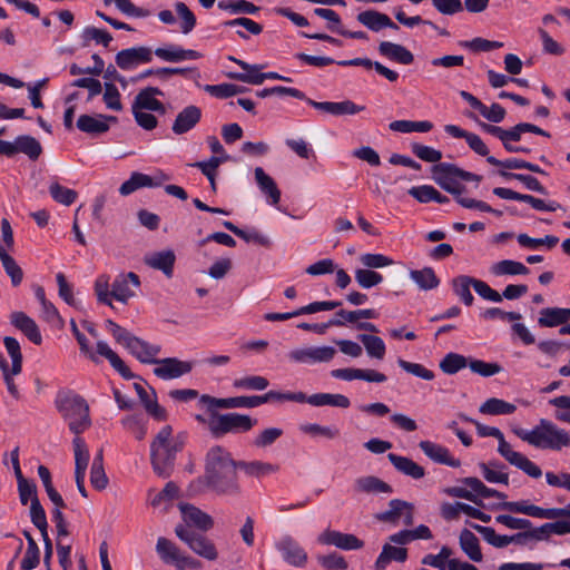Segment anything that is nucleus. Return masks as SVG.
Wrapping results in <instances>:
<instances>
[{"instance_id": "1", "label": "nucleus", "mask_w": 570, "mask_h": 570, "mask_svg": "<svg viewBox=\"0 0 570 570\" xmlns=\"http://www.w3.org/2000/svg\"><path fill=\"white\" fill-rule=\"evenodd\" d=\"M235 461L226 449L215 445L209 449L205 460L204 479L210 490L222 495H237L240 493Z\"/></svg>"}, {"instance_id": "2", "label": "nucleus", "mask_w": 570, "mask_h": 570, "mask_svg": "<svg viewBox=\"0 0 570 570\" xmlns=\"http://www.w3.org/2000/svg\"><path fill=\"white\" fill-rule=\"evenodd\" d=\"M183 435H174L170 425H164L150 444V463L160 478H168L174 471L176 455L184 448Z\"/></svg>"}, {"instance_id": "3", "label": "nucleus", "mask_w": 570, "mask_h": 570, "mask_svg": "<svg viewBox=\"0 0 570 570\" xmlns=\"http://www.w3.org/2000/svg\"><path fill=\"white\" fill-rule=\"evenodd\" d=\"M513 433L537 449L561 451L570 448V433L547 419H541L532 430L518 428Z\"/></svg>"}, {"instance_id": "4", "label": "nucleus", "mask_w": 570, "mask_h": 570, "mask_svg": "<svg viewBox=\"0 0 570 570\" xmlns=\"http://www.w3.org/2000/svg\"><path fill=\"white\" fill-rule=\"evenodd\" d=\"M55 404L77 436L90 428L89 405L82 396L72 392H59Z\"/></svg>"}, {"instance_id": "5", "label": "nucleus", "mask_w": 570, "mask_h": 570, "mask_svg": "<svg viewBox=\"0 0 570 570\" xmlns=\"http://www.w3.org/2000/svg\"><path fill=\"white\" fill-rule=\"evenodd\" d=\"M71 332L75 335L80 352L88 357L94 363L98 364L100 362L99 355L106 357L110 365L125 379L130 380L135 377V374L130 371V368L125 364V362L118 356L116 352H114L110 346L104 342H97V350L94 352L89 346V342L87 337L79 331L75 320L70 321Z\"/></svg>"}, {"instance_id": "6", "label": "nucleus", "mask_w": 570, "mask_h": 570, "mask_svg": "<svg viewBox=\"0 0 570 570\" xmlns=\"http://www.w3.org/2000/svg\"><path fill=\"white\" fill-rule=\"evenodd\" d=\"M210 413L208 429L213 436L220 438L227 433H245L250 431L257 423L256 419L247 414L226 413L219 414L216 410Z\"/></svg>"}, {"instance_id": "7", "label": "nucleus", "mask_w": 570, "mask_h": 570, "mask_svg": "<svg viewBox=\"0 0 570 570\" xmlns=\"http://www.w3.org/2000/svg\"><path fill=\"white\" fill-rule=\"evenodd\" d=\"M175 533L183 542L189 547L190 550H193L199 557L209 561L217 559L218 553L215 544L204 534L196 532L193 529H188L183 524H178L175 528Z\"/></svg>"}, {"instance_id": "8", "label": "nucleus", "mask_w": 570, "mask_h": 570, "mask_svg": "<svg viewBox=\"0 0 570 570\" xmlns=\"http://www.w3.org/2000/svg\"><path fill=\"white\" fill-rule=\"evenodd\" d=\"M433 180L448 193L461 195L465 187L460 184V168L454 164L439 163L432 167Z\"/></svg>"}, {"instance_id": "9", "label": "nucleus", "mask_w": 570, "mask_h": 570, "mask_svg": "<svg viewBox=\"0 0 570 570\" xmlns=\"http://www.w3.org/2000/svg\"><path fill=\"white\" fill-rule=\"evenodd\" d=\"M375 519L393 525H397L402 520L405 527H411L414 523V505L401 499H392L389 502V509L376 513Z\"/></svg>"}, {"instance_id": "10", "label": "nucleus", "mask_w": 570, "mask_h": 570, "mask_svg": "<svg viewBox=\"0 0 570 570\" xmlns=\"http://www.w3.org/2000/svg\"><path fill=\"white\" fill-rule=\"evenodd\" d=\"M498 452L512 465L522 470L531 478L538 479L542 475L541 469L520 452L513 451L511 445L505 441L503 433L498 439Z\"/></svg>"}, {"instance_id": "11", "label": "nucleus", "mask_w": 570, "mask_h": 570, "mask_svg": "<svg viewBox=\"0 0 570 570\" xmlns=\"http://www.w3.org/2000/svg\"><path fill=\"white\" fill-rule=\"evenodd\" d=\"M256 97H277L283 98L286 96H292L297 99L304 100L311 107H357L354 102L350 100H344L340 102L324 101L316 102L305 97L304 92L295 88H287L282 86H276L273 88H265L263 90H258L255 92Z\"/></svg>"}, {"instance_id": "12", "label": "nucleus", "mask_w": 570, "mask_h": 570, "mask_svg": "<svg viewBox=\"0 0 570 570\" xmlns=\"http://www.w3.org/2000/svg\"><path fill=\"white\" fill-rule=\"evenodd\" d=\"M336 354L333 346L302 347L292 350L288 360L299 364L328 363Z\"/></svg>"}, {"instance_id": "13", "label": "nucleus", "mask_w": 570, "mask_h": 570, "mask_svg": "<svg viewBox=\"0 0 570 570\" xmlns=\"http://www.w3.org/2000/svg\"><path fill=\"white\" fill-rule=\"evenodd\" d=\"M199 403L207 407L208 412H214L217 409H252L258 406L257 395L250 396H234L226 399H217L204 394L199 399Z\"/></svg>"}, {"instance_id": "14", "label": "nucleus", "mask_w": 570, "mask_h": 570, "mask_svg": "<svg viewBox=\"0 0 570 570\" xmlns=\"http://www.w3.org/2000/svg\"><path fill=\"white\" fill-rule=\"evenodd\" d=\"M154 364V374L161 380H174L188 374L194 363L190 361H180L176 357L157 358Z\"/></svg>"}, {"instance_id": "15", "label": "nucleus", "mask_w": 570, "mask_h": 570, "mask_svg": "<svg viewBox=\"0 0 570 570\" xmlns=\"http://www.w3.org/2000/svg\"><path fill=\"white\" fill-rule=\"evenodd\" d=\"M317 542L323 546H333L345 551L358 550L364 547V542L355 534L343 533L331 529L323 531L317 537Z\"/></svg>"}, {"instance_id": "16", "label": "nucleus", "mask_w": 570, "mask_h": 570, "mask_svg": "<svg viewBox=\"0 0 570 570\" xmlns=\"http://www.w3.org/2000/svg\"><path fill=\"white\" fill-rule=\"evenodd\" d=\"M153 60V50L140 46L120 50L116 57V65L122 70H131Z\"/></svg>"}, {"instance_id": "17", "label": "nucleus", "mask_w": 570, "mask_h": 570, "mask_svg": "<svg viewBox=\"0 0 570 570\" xmlns=\"http://www.w3.org/2000/svg\"><path fill=\"white\" fill-rule=\"evenodd\" d=\"M276 550L282 554L285 562L293 567H304L307 562V553L301 544L289 535L281 538L275 543Z\"/></svg>"}, {"instance_id": "18", "label": "nucleus", "mask_w": 570, "mask_h": 570, "mask_svg": "<svg viewBox=\"0 0 570 570\" xmlns=\"http://www.w3.org/2000/svg\"><path fill=\"white\" fill-rule=\"evenodd\" d=\"M493 194L502 199H511L523 202L531 205L534 209L540 212H556L561 205L554 200L546 203L544 200L537 198L532 195L520 194L509 188L495 187Z\"/></svg>"}, {"instance_id": "19", "label": "nucleus", "mask_w": 570, "mask_h": 570, "mask_svg": "<svg viewBox=\"0 0 570 570\" xmlns=\"http://www.w3.org/2000/svg\"><path fill=\"white\" fill-rule=\"evenodd\" d=\"M117 122L114 116L102 114L81 115L77 120V128L91 136H99L109 130L112 124Z\"/></svg>"}, {"instance_id": "20", "label": "nucleus", "mask_w": 570, "mask_h": 570, "mask_svg": "<svg viewBox=\"0 0 570 570\" xmlns=\"http://www.w3.org/2000/svg\"><path fill=\"white\" fill-rule=\"evenodd\" d=\"M139 286V276L134 272L120 274L111 285V296L121 303H127L130 297L135 296L132 287L138 288Z\"/></svg>"}, {"instance_id": "21", "label": "nucleus", "mask_w": 570, "mask_h": 570, "mask_svg": "<svg viewBox=\"0 0 570 570\" xmlns=\"http://www.w3.org/2000/svg\"><path fill=\"white\" fill-rule=\"evenodd\" d=\"M179 509L186 528L190 529V527H196L202 531H208L213 528V518L200 509L188 503L180 504Z\"/></svg>"}, {"instance_id": "22", "label": "nucleus", "mask_w": 570, "mask_h": 570, "mask_svg": "<svg viewBox=\"0 0 570 570\" xmlns=\"http://www.w3.org/2000/svg\"><path fill=\"white\" fill-rule=\"evenodd\" d=\"M419 446L423 453L435 463L451 468H459L461 465L460 460L452 458L450 451L441 444L431 441H421Z\"/></svg>"}, {"instance_id": "23", "label": "nucleus", "mask_w": 570, "mask_h": 570, "mask_svg": "<svg viewBox=\"0 0 570 570\" xmlns=\"http://www.w3.org/2000/svg\"><path fill=\"white\" fill-rule=\"evenodd\" d=\"M11 324L21 331L33 344L40 345L42 336L37 323L23 312H13L10 315Z\"/></svg>"}, {"instance_id": "24", "label": "nucleus", "mask_w": 570, "mask_h": 570, "mask_svg": "<svg viewBox=\"0 0 570 570\" xmlns=\"http://www.w3.org/2000/svg\"><path fill=\"white\" fill-rule=\"evenodd\" d=\"M357 21L368 28L370 30L377 32L384 28L399 30V26L394 23L391 18L376 10H366L357 14Z\"/></svg>"}, {"instance_id": "25", "label": "nucleus", "mask_w": 570, "mask_h": 570, "mask_svg": "<svg viewBox=\"0 0 570 570\" xmlns=\"http://www.w3.org/2000/svg\"><path fill=\"white\" fill-rule=\"evenodd\" d=\"M134 389L149 415H151L157 421H165L167 419V412L163 406L158 404L156 392L153 389L151 394H149L139 383H135Z\"/></svg>"}, {"instance_id": "26", "label": "nucleus", "mask_w": 570, "mask_h": 570, "mask_svg": "<svg viewBox=\"0 0 570 570\" xmlns=\"http://www.w3.org/2000/svg\"><path fill=\"white\" fill-rule=\"evenodd\" d=\"M444 131L453 138L465 139L466 144L474 153L487 158L489 157V148L478 135L469 132L455 125H445Z\"/></svg>"}, {"instance_id": "27", "label": "nucleus", "mask_w": 570, "mask_h": 570, "mask_svg": "<svg viewBox=\"0 0 570 570\" xmlns=\"http://www.w3.org/2000/svg\"><path fill=\"white\" fill-rule=\"evenodd\" d=\"M127 350L141 363L146 364H154L156 362V356L160 353V346L159 345H153L148 342L135 337L129 343V346Z\"/></svg>"}, {"instance_id": "28", "label": "nucleus", "mask_w": 570, "mask_h": 570, "mask_svg": "<svg viewBox=\"0 0 570 570\" xmlns=\"http://www.w3.org/2000/svg\"><path fill=\"white\" fill-rule=\"evenodd\" d=\"M379 52L381 56L401 65H411L414 60V56L409 49L390 41H382L379 45Z\"/></svg>"}, {"instance_id": "29", "label": "nucleus", "mask_w": 570, "mask_h": 570, "mask_svg": "<svg viewBox=\"0 0 570 570\" xmlns=\"http://www.w3.org/2000/svg\"><path fill=\"white\" fill-rule=\"evenodd\" d=\"M570 321V308L546 307L539 312L538 325L540 327H557Z\"/></svg>"}, {"instance_id": "30", "label": "nucleus", "mask_w": 570, "mask_h": 570, "mask_svg": "<svg viewBox=\"0 0 570 570\" xmlns=\"http://www.w3.org/2000/svg\"><path fill=\"white\" fill-rule=\"evenodd\" d=\"M176 256L173 250H163L146 255L144 262L147 266L161 271L167 277L173 275Z\"/></svg>"}, {"instance_id": "31", "label": "nucleus", "mask_w": 570, "mask_h": 570, "mask_svg": "<svg viewBox=\"0 0 570 570\" xmlns=\"http://www.w3.org/2000/svg\"><path fill=\"white\" fill-rule=\"evenodd\" d=\"M254 173L261 191L268 198L269 204L277 205L281 200V190L274 179L262 167H256Z\"/></svg>"}, {"instance_id": "32", "label": "nucleus", "mask_w": 570, "mask_h": 570, "mask_svg": "<svg viewBox=\"0 0 570 570\" xmlns=\"http://www.w3.org/2000/svg\"><path fill=\"white\" fill-rule=\"evenodd\" d=\"M387 459L393 464V466L404 475L419 480L425 474V471L421 465L406 456L389 453Z\"/></svg>"}, {"instance_id": "33", "label": "nucleus", "mask_w": 570, "mask_h": 570, "mask_svg": "<svg viewBox=\"0 0 570 570\" xmlns=\"http://www.w3.org/2000/svg\"><path fill=\"white\" fill-rule=\"evenodd\" d=\"M305 403L313 406H334L341 409H347L351 405V401L347 396L332 393H315L309 396L306 395Z\"/></svg>"}, {"instance_id": "34", "label": "nucleus", "mask_w": 570, "mask_h": 570, "mask_svg": "<svg viewBox=\"0 0 570 570\" xmlns=\"http://www.w3.org/2000/svg\"><path fill=\"white\" fill-rule=\"evenodd\" d=\"M155 55L169 62H178L183 60H195L200 58V53L191 49H183L178 46H169L168 48H157Z\"/></svg>"}, {"instance_id": "35", "label": "nucleus", "mask_w": 570, "mask_h": 570, "mask_svg": "<svg viewBox=\"0 0 570 570\" xmlns=\"http://www.w3.org/2000/svg\"><path fill=\"white\" fill-rule=\"evenodd\" d=\"M160 185L161 180L154 181L151 176L135 171L130 175L128 180L121 184L119 193L122 196H128L141 187H158Z\"/></svg>"}, {"instance_id": "36", "label": "nucleus", "mask_w": 570, "mask_h": 570, "mask_svg": "<svg viewBox=\"0 0 570 570\" xmlns=\"http://www.w3.org/2000/svg\"><path fill=\"white\" fill-rule=\"evenodd\" d=\"M406 558L407 550L405 548L385 543L382 548V552L375 561L374 568L376 570H384L391 561L404 562Z\"/></svg>"}, {"instance_id": "37", "label": "nucleus", "mask_w": 570, "mask_h": 570, "mask_svg": "<svg viewBox=\"0 0 570 570\" xmlns=\"http://www.w3.org/2000/svg\"><path fill=\"white\" fill-rule=\"evenodd\" d=\"M200 118V109H183L173 124V131L177 135L185 134L194 128Z\"/></svg>"}, {"instance_id": "38", "label": "nucleus", "mask_w": 570, "mask_h": 570, "mask_svg": "<svg viewBox=\"0 0 570 570\" xmlns=\"http://www.w3.org/2000/svg\"><path fill=\"white\" fill-rule=\"evenodd\" d=\"M355 490L361 493H392V487L374 475L361 476L355 480Z\"/></svg>"}, {"instance_id": "39", "label": "nucleus", "mask_w": 570, "mask_h": 570, "mask_svg": "<svg viewBox=\"0 0 570 570\" xmlns=\"http://www.w3.org/2000/svg\"><path fill=\"white\" fill-rule=\"evenodd\" d=\"M239 470L252 478H264L278 471V466L263 461H238Z\"/></svg>"}, {"instance_id": "40", "label": "nucleus", "mask_w": 570, "mask_h": 570, "mask_svg": "<svg viewBox=\"0 0 570 570\" xmlns=\"http://www.w3.org/2000/svg\"><path fill=\"white\" fill-rule=\"evenodd\" d=\"M223 226L247 243L253 242L264 247H269L272 245L271 239L256 229L245 230L237 227L229 220L223 222Z\"/></svg>"}, {"instance_id": "41", "label": "nucleus", "mask_w": 570, "mask_h": 570, "mask_svg": "<svg viewBox=\"0 0 570 570\" xmlns=\"http://www.w3.org/2000/svg\"><path fill=\"white\" fill-rule=\"evenodd\" d=\"M459 540L461 549L472 561H482L479 539L473 532L468 529L462 530Z\"/></svg>"}, {"instance_id": "42", "label": "nucleus", "mask_w": 570, "mask_h": 570, "mask_svg": "<svg viewBox=\"0 0 570 570\" xmlns=\"http://www.w3.org/2000/svg\"><path fill=\"white\" fill-rule=\"evenodd\" d=\"M75 452V476H86L90 454L83 439L76 436L72 441Z\"/></svg>"}, {"instance_id": "43", "label": "nucleus", "mask_w": 570, "mask_h": 570, "mask_svg": "<svg viewBox=\"0 0 570 570\" xmlns=\"http://www.w3.org/2000/svg\"><path fill=\"white\" fill-rule=\"evenodd\" d=\"M490 272L494 276L528 275L530 273V269L520 262L512 259H503L498 263H494L490 267Z\"/></svg>"}, {"instance_id": "44", "label": "nucleus", "mask_w": 570, "mask_h": 570, "mask_svg": "<svg viewBox=\"0 0 570 570\" xmlns=\"http://www.w3.org/2000/svg\"><path fill=\"white\" fill-rule=\"evenodd\" d=\"M487 161L490 165L499 166V167H502L504 169H528V170H530L532 173H537V174H542V175L547 174L539 166H537V165H534L532 163L519 159V158H508V159H504V160H500V159H497L493 156H489L487 158Z\"/></svg>"}, {"instance_id": "45", "label": "nucleus", "mask_w": 570, "mask_h": 570, "mask_svg": "<svg viewBox=\"0 0 570 570\" xmlns=\"http://www.w3.org/2000/svg\"><path fill=\"white\" fill-rule=\"evenodd\" d=\"M411 279L423 291H430L439 286L440 281L431 267L413 269L410 272Z\"/></svg>"}, {"instance_id": "46", "label": "nucleus", "mask_w": 570, "mask_h": 570, "mask_svg": "<svg viewBox=\"0 0 570 570\" xmlns=\"http://www.w3.org/2000/svg\"><path fill=\"white\" fill-rule=\"evenodd\" d=\"M466 366H469V360L454 352L445 354L439 364L440 370L448 375H454Z\"/></svg>"}, {"instance_id": "47", "label": "nucleus", "mask_w": 570, "mask_h": 570, "mask_svg": "<svg viewBox=\"0 0 570 570\" xmlns=\"http://www.w3.org/2000/svg\"><path fill=\"white\" fill-rule=\"evenodd\" d=\"M515 410L517 406L514 404L497 397L487 400L479 407L480 413L489 415L512 414Z\"/></svg>"}, {"instance_id": "48", "label": "nucleus", "mask_w": 570, "mask_h": 570, "mask_svg": "<svg viewBox=\"0 0 570 570\" xmlns=\"http://www.w3.org/2000/svg\"><path fill=\"white\" fill-rule=\"evenodd\" d=\"M357 338L363 343L368 356L383 360L386 347L384 341L376 335L360 334Z\"/></svg>"}, {"instance_id": "49", "label": "nucleus", "mask_w": 570, "mask_h": 570, "mask_svg": "<svg viewBox=\"0 0 570 570\" xmlns=\"http://www.w3.org/2000/svg\"><path fill=\"white\" fill-rule=\"evenodd\" d=\"M473 286V277L466 275H460L452 281V287L456 296L466 305L473 304L474 297L470 291Z\"/></svg>"}, {"instance_id": "50", "label": "nucleus", "mask_w": 570, "mask_h": 570, "mask_svg": "<svg viewBox=\"0 0 570 570\" xmlns=\"http://www.w3.org/2000/svg\"><path fill=\"white\" fill-rule=\"evenodd\" d=\"M538 505L529 503V501H503L494 507L497 510H504L512 513H522L533 518H538L539 513Z\"/></svg>"}, {"instance_id": "51", "label": "nucleus", "mask_w": 570, "mask_h": 570, "mask_svg": "<svg viewBox=\"0 0 570 570\" xmlns=\"http://www.w3.org/2000/svg\"><path fill=\"white\" fill-rule=\"evenodd\" d=\"M257 399L258 406L271 401L305 403L306 394L304 392H278L272 390L264 395H257Z\"/></svg>"}, {"instance_id": "52", "label": "nucleus", "mask_w": 570, "mask_h": 570, "mask_svg": "<svg viewBox=\"0 0 570 570\" xmlns=\"http://www.w3.org/2000/svg\"><path fill=\"white\" fill-rule=\"evenodd\" d=\"M17 153L27 155L31 160H37L42 153L40 142L28 135L16 138Z\"/></svg>"}, {"instance_id": "53", "label": "nucleus", "mask_w": 570, "mask_h": 570, "mask_svg": "<svg viewBox=\"0 0 570 570\" xmlns=\"http://www.w3.org/2000/svg\"><path fill=\"white\" fill-rule=\"evenodd\" d=\"M156 551L164 563H177L180 551L179 549L167 538L160 537L156 543Z\"/></svg>"}, {"instance_id": "54", "label": "nucleus", "mask_w": 570, "mask_h": 570, "mask_svg": "<svg viewBox=\"0 0 570 570\" xmlns=\"http://www.w3.org/2000/svg\"><path fill=\"white\" fill-rule=\"evenodd\" d=\"M0 261L2 266L11 278V283L13 286H18L21 284L23 278V272L21 267L17 264L13 257H11L6 249L0 245Z\"/></svg>"}, {"instance_id": "55", "label": "nucleus", "mask_w": 570, "mask_h": 570, "mask_svg": "<svg viewBox=\"0 0 570 570\" xmlns=\"http://www.w3.org/2000/svg\"><path fill=\"white\" fill-rule=\"evenodd\" d=\"M499 175L508 180L515 179L521 181L529 190L537 191L541 195L548 194L546 187L535 177L531 175L517 174L507 170H499Z\"/></svg>"}, {"instance_id": "56", "label": "nucleus", "mask_w": 570, "mask_h": 570, "mask_svg": "<svg viewBox=\"0 0 570 570\" xmlns=\"http://www.w3.org/2000/svg\"><path fill=\"white\" fill-rule=\"evenodd\" d=\"M390 129L399 132H428L433 128V124L428 120H395L390 124Z\"/></svg>"}, {"instance_id": "57", "label": "nucleus", "mask_w": 570, "mask_h": 570, "mask_svg": "<svg viewBox=\"0 0 570 570\" xmlns=\"http://www.w3.org/2000/svg\"><path fill=\"white\" fill-rule=\"evenodd\" d=\"M175 11L180 19V31L184 35L190 33L196 27V17L185 2L177 1L174 4Z\"/></svg>"}, {"instance_id": "58", "label": "nucleus", "mask_w": 570, "mask_h": 570, "mask_svg": "<svg viewBox=\"0 0 570 570\" xmlns=\"http://www.w3.org/2000/svg\"><path fill=\"white\" fill-rule=\"evenodd\" d=\"M299 431L311 436H322L327 440H334L340 435V430L337 428L325 426L317 423L301 424Z\"/></svg>"}, {"instance_id": "59", "label": "nucleus", "mask_w": 570, "mask_h": 570, "mask_svg": "<svg viewBox=\"0 0 570 570\" xmlns=\"http://www.w3.org/2000/svg\"><path fill=\"white\" fill-rule=\"evenodd\" d=\"M3 344L11 358L12 373H21L23 357L19 342L14 337L6 336Z\"/></svg>"}, {"instance_id": "60", "label": "nucleus", "mask_w": 570, "mask_h": 570, "mask_svg": "<svg viewBox=\"0 0 570 570\" xmlns=\"http://www.w3.org/2000/svg\"><path fill=\"white\" fill-rule=\"evenodd\" d=\"M480 469L482 470L483 478L491 483H502L509 484V475L504 472L498 471L500 468V463L497 461H491L489 463H479Z\"/></svg>"}, {"instance_id": "61", "label": "nucleus", "mask_w": 570, "mask_h": 570, "mask_svg": "<svg viewBox=\"0 0 570 570\" xmlns=\"http://www.w3.org/2000/svg\"><path fill=\"white\" fill-rule=\"evenodd\" d=\"M471 527L481 533L484 540L495 548H504L511 543V535L497 534L493 528L472 523Z\"/></svg>"}, {"instance_id": "62", "label": "nucleus", "mask_w": 570, "mask_h": 570, "mask_svg": "<svg viewBox=\"0 0 570 570\" xmlns=\"http://www.w3.org/2000/svg\"><path fill=\"white\" fill-rule=\"evenodd\" d=\"M218 8L225 11H228L233 14L237 13H247L255 14L258 12L259 8L254 3L246 0H237V1H219Z\"/></svg>"}, {"instance_id": "63", "label": "nucleus", "mask_w": 570, "mask_h": 570, "mask_svg": "<svg viewBox=\"0 0 570 570\" xmlns=\"http://www.w3.org/2000/svg\"><path fill=\"white\" fill-rule=\"evenodd\" d=\"M157 95H161L158 88L147 87L136 96L131 107H164L156 98Z\"/></svg>"}, {"instance_id": "64", "label": "nucleus", "mask_w": 570, "mask_h": 570, "mask_svg": "<svg viewBox=\"0 0 570 570\" xmlns=\"http://www.w3.org/2000/svg\"><path fill=\"white\" fill-rule=\"evenodd\" d=\"M83 47H87L90 41H96L97 43L102 45L104 47H108L112 41V36L102 29H98L96 27H87L83 29L81 35Z\"/></svg>"}]
</instances>
